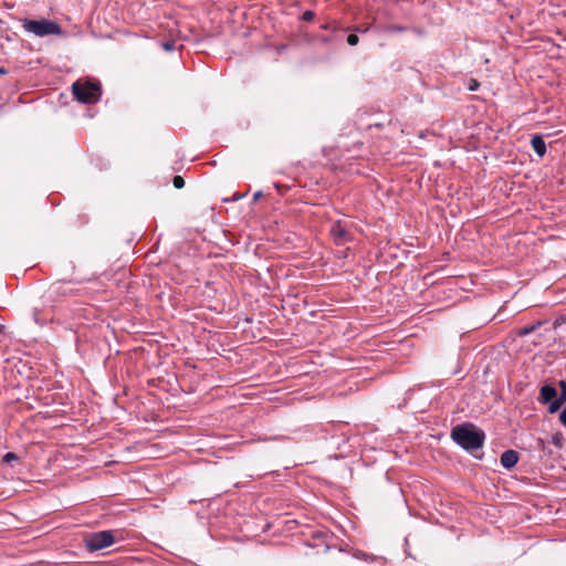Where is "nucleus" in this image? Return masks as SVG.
I'll use <instances>...</instances> for the list:
<instances>
[{
	"label": "nucleus",
	"mask_w": 566,
	"mask_h": 566,
	"mask_svg": "<svg viewBox=\"0 0 566 566\" xmlns=\"http://www.w3.org/2000/svg\"><path fill=\"white\" fill-rule=\"evenodd\" d=\"M451 438L464 450L473 451L483 447L485 434L473 423L467 422L455 426L451 431Z\"/></svg>",
	"instance_id": "f257e3e1"
},
{
	"label": "nucleus",
	"mask_w": 566,
	"mask_h": 566,
	"mask_svg": "<svg viewBox=\"0 0 566 566\" xmlns=\"http://www.w3.org/2000/svg\"><path fill=\"white\" fill-rule=\"evenodd\" d=\"M23 30L28 33H32L35 36L43 38L48 35H62V28L54 21L40 19L31 20L28 18L20 19Z\"/></svg>",
	"instance_id": "f03ea898"
},
{
	"label": "nucleus",
	"mask_w": 566,
	"mask_h": 566,
	"mask_svg": "<svg viewBox=\"0 0 566 566\" xmlns=\"http://www.w3.org/2000/svg\"><path fill=\"white\" fill-rule=\"evenodd\" d=\"M72 93L76 101L83 104H94L99 101L102 91L98 83L76 81L72 85Z\"/></svg>",
	"instance_id": "7ed1b4c3"
},
{
	"label": "nucleus",
	"mask_w": 566,
	"mask_h": 566,
	"mask_svg": "<svg viewBox=\"0 0 566 566\" xmlns=\"http://www.w3.org/2000/svg\"><path fill=\"white\" fill-rule=\"evenodd\" d=\"M114 543L112 531H99L85 536L84 544L88 552H96L111 546Z\"/></svg>",
	"instance_id": "20e7f679"
},
{
	"label": "nucleus",
	"mask_w": 566,
	"mask_h": 566,
	"mask_svg": "<svg viewBox=\"0 0 566 566\" xmlns=\"http://www.w3.org/2000/svg\"><path fill=\"white\" fill-rule=\"evenodd\" d=\"M558 398L557 390L552 385H544L541 387L538 401L543 405H547L549 401Z\"/></svg>",
	"instance_id": "39448f33"
},
{
	"label": "nucleus",
	"mask_w": 566,
	"mask_h": 566,
	"mask_svg": "<svg viewBox=\"0 0 566 566\" xmlns=\"http://www.w3.org/2000/svg\"><path fill=\"white\" fill-rule=\"evenodd\" d=\"M331 234L335 239V241L340 244L348 240V233L346 229L343 227L340 221L334 222L331 228Z\"/></svg>",
	"instance_id": "423d86ee"
},
{
	"label": "nucleus",
	"mask_w": 566,
	"mask_h": 566,
	"mask_svg": "<svg viewBox=\"0 0 566 566\" xmlns=\"http://www.w3.org/2000/svg\"><path fill=\"white\" fill-rule=\"evenodd\" d=\"M518 461V453L515 450H506L501 454L500 462L503 468L512 469Z\"/></svg>",
	"instance_id": "0eeeda50"
},
{
	"label": "nucleus",
	"mask_w": 566,
	"mask_h": 566,
	"mask_svg": "<svg viewBox=\"0 0 566 566\" xmlns=\"http://www.w3.org/2000/svg\"><path fill=\"white\" fill-rule=\"evenodd\" d=\"M531 145L539 157L546 154V144L541 135H534L531 139Z\"/></svg>",
	"instance_id": "6e6552de"
},
{
	"label": "nucleus",
	"mask_w": 566,
	"mask_h": 566,
	"mask_svg": "<svg viewBox=\"0 0 566 566\" xmlns=\"http://www.w3.org/2000/svg\"><path fill=\"white\" fill-rule=\"evenodd\" d=\"M544 324L543 321H537L534 324L522 327L516 332V336L524 337L538 329Z\"/></svg>",
	"instance_id": "1a4fd4ad"
},
{
	"label": "nucleus",
	"mask_w": 566,
	"mask_h": 566,
	"mask_svg": "<svg viewBox=\"0 0 566 566\" xmlns=\"http://www.w3.org/2000/svg\"><path fill=\"white\" fill-rule=\"evenodd\" d=\"M565 403V401L560 400L559 398L555 399V400H552L549 401L547 405H548V412L549 413H555L557 412L562 406Z\"/></svg>",
	"instance_id": "9d476101"
},
{
	"label": "nucleus",
	"mask_w": 566,
	"mask_h": 566,
	"mask_svg": "<svg viewBox=\"0 0 566 566\" xmlns=\"http://www.w3.org/2000/svg\"><path fill=\"white\" fill-rule=\"evenodd\" d=\"M552 442L554 446H556L558 449L563 448L564 437L560 432H556L552 436Z\"/></svg>",
	"instance_id": "9b49d317"
},
{
	"label": "nucleus",
	"mask_w": 566,
	"mask_h": 566,
	"mask_svg": "<svg viewBox=\"0 0 566 566\" xmlns=\"http://www.w3.org/2000/svg\"><path fill=\"white\" fill-rule=\"evenodd\" d=\"M558 386H559V389H560L558 398L566 402V381L565 380H559Z\"/></svg>",
	"instance_id": "f8f14e48"
},
{
	"label": "nucleus",
	"mask_w": 566,
	"mask_h": 566,
	"mask_svg": "<svg viewBox=\"0 0 566 566\" xmlns=\"http://www.w3.org/2000/svg\"><path fill=\"white\" fill-rule=\"evenodd\" d=\"M161 46L165 51L171 52L176 49V42L174 40L166 41L161 43Z\"/></svg>",
	"instance_id": "ddd939ff"
},
{
	"label": "nucleus",
	"mask_w": 566,
	"mask_h": 566,
	"mask_svg": "<svg viewBox=\"0 0 566 566\" xmlns=\"http://www.w3.org/2000/svg\"><path fill=\"white\" fill-rule=\"evenodd\" d=\"M174 187L177 189H181L185 186V180L181 176H175L172 179Z\"/></svg>",
	"instance_id": "4468645a"
},
{
	"label": "nucleus",
	"mask_w": 566,
	"mask_h": 566,
	"mask_svg": "<svg viewBox=\"0 0 566 566\" xmlns=\"http://www.w3.org/2000/svg\"><path fill=\"white\" fill-rule=\"evenodd\" d=\"M19 460V457L14 452H8L3 457V461L6 463H11L12 461Z\"/></svg>",
	"instance_id": "2eb2a0df"
},
{
	"label": "nucleus",
	"mask_w": 566,
	"mask_h": 566,
	"mask_svg": "<svg viewBox=\"0 0 566 566\" xmlns=\"http://www.w3.org/2000/svg\"><path fill=\"white\" fill-rule=\"evenodd\" d=\"M316 39L323 44H329L334 41V38L328 35H317Z\"/></svg>",
	"instance_id": "dca6fc26"
},
{
	"label": "nucleus",
	"mask_w": 566,
	"mask_h": 566,
	"mask_svg": "<svg viewBox=\"0 0 566 566\" xmlns=\"http://www.w3.org/2000/svg\"><path fill=\"white\" fill-rule=\"evenodd\" d=\"M314 17H315V13L311 10H307L302 14V20L303 21H312L314 19Z\"/></svg>",
	"instance_id": "f3484780"
},
{
	"label": "nucleus",
	"mask_w": 566,
	"mask_h": 566,
	"mask_svg": "<svg viewBox=\"0 0 566 566\" xmlns=\"http://www.w3.org/2000/svg\"><path fill=\"white\" fill-rule=\"evenodd\" d=\"M359 42V38L356 34H349L347 36V43L349 45H356Z\"/></svg>",
	"instance_id": "a211bd4d"
},
{
	"label": "nucleus",
	"mask_w": 566,
	"mask_h": 566,
	"mask_svg": "<svg viewBox=\"0 0 566 566\" xmlns=\"http://www.w3.org/2000/svg\"><path fill=\"white\" fill-rule=\"evenodd\" d=\"M321 29L322 30H331V31H337L338 30V25L336 24H333V23H324L321 25Z\"/></svg>",
	"instance_id": "6ab92c4d"
},
{
	"label": "nucleus",
	"mask_w": 566,
	"mask_h": 566,
	"mask_svg": "<svg viewBox=\"0 0 566 566\" xmlns=\"http://www.w3.org/2000/svg\"><path fill=\"white\" fill-rule=\"evenodd\" d=\"M479 86H480V84H479V82H478L475 78H471V80L469 81L468 88H469L470 91H476Z\"/></svg>",
	"instance_id": "aec40b11"
},
{
	"label": "nucleus",
	"mask_w": 566,
	"mask_h": 566,
	"mask_svg": "<svg viewBox=\"0 0 566 566\" xmlns=\"http://www.w3.org/2000/svg\"><path fill=\"white\" fill-rule=\"evenodd\" d=\"M563 323H566V316H560V317L556 318L554 322V326L557 327Z\"/></svg>",
	"instance_id": "412c9836"
},
{
	"label": "nucleus",
	"mask_w": 566,
	"mask_h": 566,
	"mask_svg": "<svg viewBox=\"0 0 566 566\" xmlns=\"http://www.w3.org/2000/svg\"><path fill=\"white\" fill-rule=\"evenodd\" d=\"M242 197H244V195H240V193L235 192V193L233 195V197L231 198V201H238V200H240ZM224 201H230V199H224Z\"/></svg>",
	"instance_id": "4be33fe9"
},
{
	"label": "nucleus",
	"mask_w": 566,
	"mask_h": 566,
	"mask_svg": "<svg viewBox=\"0 0 566 566\" xmlns=\"http://www.w3.org/2000/svg\"><path fill=\"white\" fill-rule=\"evenodd\" d=\"M261 196H262L261 191L255 192L254 196H253V200L254 201L259 200L261 198Z\"/></svg>",
	"instance_id": "5701e85b"
},
{
	"label": "nucleus",
	"mask_w": 566,
	"mask_h": 566,
	"mask_svg": "<svg viewBox=\"0 0 566 566\" xmlns=\"http://www.w3.org/2000/svg\"><path fill=\"white\" fill-rule=\"evenodd\" d=\"M8 71L3 67H0V75H6Z\"/></svg>",
	"instance_id": "b1692460"
},
{
	"label": "nucleus",
	"mask_w": 566,
	"mask_h": 566,
	"mask_svg": "<svg viewBox=\"0 0 566 566\" xmlns=\"http://www.w3.org/2000/svg\"><path fill=\"white\" fill-rule=\"evenodd\" d=\"M52 290H53V291H57V290H59V287H56V286H52Z\"/></svg>",
	"instance_id": "393cba45"
}]
</instances>
